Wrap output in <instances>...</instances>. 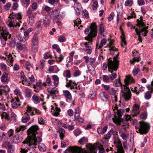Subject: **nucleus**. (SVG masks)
I'll list each match as a JSON object with an SVG mask.
<instances>
[{
	"instance_id": "nucleus-1",
	"label": "nucleus",
	"mask_w": 153,
	"mask_h": 153,
	"mask_svg": "<svg viewBox=\"0 0 153 153\" xmlns=\"http://www.w3.org/2000/svg\"><path fill=\"white\" fill-rule=\"evenodd\" d=\"M39 130V127L37 125H35L31 126L27 130V138L23 142L24 146L26 147H31L36 146L37 144L42 142V138L41 137H36L37 134V131Z\"/></svg>"
},
{
	"instance_id": "nucleus-2",
	"label": "nucleus",
	"mask_w": 153,
	"mask_h": 153,
	"mask_svg": "<svg viewBox=\"0 0 153 153\" xmlns=\"http://www.w3.org/2000/svg\"><path fill=\"white\" fill-rule=\"evenodd\" d=\"M117 55L114 58L113 61L108 59V70L111 73L110 75V79L111 80L114 79L117 76V74L114 71H116L118 68V61L117 60Z\"/></svg>"
},
{
	"instance_id": "nucleus-3",
	"label": "nucleus",
	"mask_w": 153,
	"mask_h": 153,
	"mask_svg": "<svg viewBox=\"0 0 153 153\" xmlns=\"http://www.w3.org/2000/svg\"><path fill=\"white\" fill-rule=\"evenodd\" d=\"M12 15L7 21L6 23L7 25L10 27H16L17 26H19L20 25L19 22L22 23L19 20L22 19V13H12Z\"/></svg>"
},
{
	"instance_id": "nucleus-4",
	"label": "nucleus",
	"mask_w": 153,
	"mask_h": 153,
	"mask_svg": "<svg viewBox=\"0 0 153 153\" xmlns=\"http://www.w3.org/2000/svg\"><path fill=\"white\" fill-rule=\"evenodd\" d=\"M97 27L95 23H93L91 24L89 28H87L84 30L85 33L88 34V36L85 37V40L92 42V38L95 37L97 35Z\"/></svg>"
},
{
	"instance_id": "nucleus-5",
	"label": "nucleus",
	"mask_w": 153,
	"mask_h": 153,
	"mask_svg": "<svg viewBox=\"0 0 153 153\" xmlns=\"http://www.w3.org/2000/svg\"><path fill=\"white\" fill-rule=\"evenodd\" d=\"M134 82V80L131 75L126 76L125 78V100L128 101L131 99V94L129 87L127 85Z\"/></svg>"
},
{
	"instance_id": "nucleus-6",
	"label": "nucleus",
	"mask_w": 153,
	"mask_h": 153,
	"mask_svg": "<svg viewBox=\"0 0 153 153\" xmlns=\"http://www.w3.org/2000/svg\"><path fill=\"white\" fill-rule=\"evenodd\" d=\"M11 35L9 34L7 29L5 27H0V38L2 44L4 46L6 45V41L7 38L10 39Z\"/></svg>"
},
{
	"instance_id": "nucleus-7",
	"label": "nucleus",
	"mask_w": 153,
	"mask_h": 153,
	"mask_svg": "<svg viewBox=\"0 0 153 153\" xmlns=\"http://www.w3.org/2000/svg\"><path fill=\"white\" fill-rule=\"evenodd\" d=\"M135 127L136 129H138V131L141 134H146L150 128L149 124L144 121L140 122L138 124L136 125Z\"/></svg>"
},
{
	"instance_id": "nucleus-8",
	"label": "nucleus",
	"mask_w": 153,
	"mask_h": 153,
	"mask_svg": "<svg viewBox=\"0 0 153 153\" xmlns=\"http://www.w3.org/2000/svg\"><path fill=\"white\" fill-rule=\"evenodd\" d=\"M88 148L91 153H97L96 150L97 149H99V153H105L103 146L99 143H94L93 145H90L88 147Z\"/></svg>"
},
{
	"instance_id": "nucleus-9",
	"label": "nucleus",
	"mask_w": 153,
	"mask_h": 153,
	"mask_svg": "<svg viewBox=\"0 0 153 153\" xmlns=\"http://www.w3.org/2000/svg\"><path fill=\"white\" fill-rule=\"evenodd\" d=\"M89 153V152L76 146H69L65 151V153Z\"/></svg>"
},
{
	"instance_id": "nucleus-10",
	"label": "nucleus",
	"mask_w": 153,
	"mask_h": 153,
	"mask_svg": "<svg viewBox=\"0 0 153 153\" xmlns=\"http://www.w3.org/2000/svg\"><path fill=\"white\" fill-rule=\"evenodd\" d=\"M124 112V110L120 109L117 111V114L114 115V117L112 118L113 122L118 125H120L121 123H123V120L121 118Z\"/></svg>"
},
{
	"instance_id": "nucleus-11",
	"label": "nucleus",
	"mask_w": 153,
	"mask_h": 153,
	"mask_svg": "<svg viewBox=\"0 0 153 153\" xmlns=\"http://www.w3.org/2000/svg\"><path fill=\"white\" fill-rule=\"evenodd\" d=\"M78 83V82H75V81H73L72 80H69L68 82H67L65 85V86L67 88L70 87L71 90H79L80 88L79 85H77Z\"/></svg>"
},
{
	"instance_id": "nucleus-12",
	"label": "nucleus",
	"mask_w": 153,
	"mask_h": 153,
	"mask_svg": "<svg viewBox=\"0 0 153 153\" xmlns=\"http://www.w3.org/2000/svg\"><path fill=\"white\" fill-rule=\"evenodd\" d=\"M114 143L116 145V147L117 149V153H124V151L120 140L119 139H117Z\"/></svg>"
},
{
	"instance_id": "nucleus-13",
	"label": "nucleus",
	"mask_w": 153,
	"mask_h": 153,
	"mask_svg": "<svg viewBox=\"0 0 153 153\" xmlns=\"http://www.w3.org/2000/svg\"><path fill=\"white\" fill-rule=\"evenodd\" d=\"M26 111L28 113H30H30V115L31 116H33L34 115V111L35 112L36 114L37 115H39L41 114V112L39 110L28 105L27 106Z\"/></svg>"
},
{
	"instance_id": "nucleus-14",
	"label": "nucleus",
	"mask_w": 153,
	"mask_h": 153,
	"mask_svg": "<svg viewBox=\"0 0 153 153\" xmlns=\"http://www.w3.org/2000/svg\"><path fill=\"white\" fill-rule=\"evenodd\" d=\"M113 85L115 87L121 86V92L122 93V95L123 97H124V85H122L120 80L119 79H116L114 82Z\"/></svg>"
},
{
	"instance_id": "nucleus-15",
	"label": "nucleus",
	"mask_w": 153,
	"mask_h": 153,
	"mask_svg": "<svg viewBox=\"0 0 153 153\" xmlns=\"http://www.w3.org/2000/svg\"><path fill=\"white\" fill-rule=\"evenodd\" d=\"M26 15L28 16V19L29 22L33 23L34 22V16L32 13V10L30 8H29L27 11Z\"/></svg>"
},
{
	"instance_id": "nucleus-16",
	"label": "nucleus",
	"mask_w": 153,
	"mask_h": 153,
	"mask_svg": "<svg viewBox=\"0 0 153 153\" xmlns=\"http://www.w3.org/2000/svg\"><path fill=\"white\" fill-rule=\"evenodd\" d=\"M47 90L50 96L52 97V98L54 99V97H56V94L58 92V89L55 88H48Z\"/></svg>"
},
{
	"instance_id": "nucleus-17",
	"label": "nucleus",
	"mask_w": 153,
	"mask_h": 153,
	"mask_svg": "<svg viewBox=\"0 0 153 153\" xmlns=\"http://www.w3.org/2000/svg\"><path fill=\"white\" fill-rule=\"evenodd\" d=\"M19 100L18 99L15 98L12 99L11 101V106L12 108L14 109L17 108L20 106L19 103Z\"/></svg>"
},
{
	"instance_id": "nucleus-18",
	"label": "nucleus",
	"mask_w": 153,
	"mask_h": 153,
	"mask_svg": "<svg viewBox=\"0 0 153 153\" xmlns=\"http://www.w3.org/2000/svg\"><path fill=\"white\" fill-rule=\"evenodd\" d=\"M51 16L55 19H57L59 16V12L56 9H55L51 12Z\"/></svg>"
},
{
	"instance_id": "nucleus-19",
	"label": "nucleus",
	"mask_w": 153,
	"mask_h": 153,
	"mask_svg": "<svg viewBox=\"0 0 153 153\" xmlns=\"http://www.w3.org/2000/svg\"><path fill=\"white\" fill-rule=\"evenodd\" d=\"M28 113V112L25 113L22 118V122L23 123H26L30 119V115Z\"/></svg>"
},
{
	"instance_id": "nucleus-20",
	"label": "nucleus",
	"mask_w": 153,
	"mask_h": 153,
	"mask_svg": "<svg viewBox=\"0 0 153 153\" xmlns=\"http://www.w3.org/2000/svg\"><path fill=\"white\" fill-rule=\"evenodd\" d=\"M74 9L76 12V15H79L80 12L82 9L81 5L79 3L77 4L74 6Z\"/></svg>"
},
{
	"instance_id": "nucleus-21",
	"label": "nucleus",
	"mask_w": 153,
	"mask_h": 153,
	"mask_svg": "<svg viewBox=\"0 0 153 153\" xmlns=\"http://www.w3.org/2000/svg\"><path fill=\"white\" fill-rule=\"evenodd\" d=\"M16 47L18 50L19 51L25 50L26 48L25 45L22 44L20 42H17Z\"/></svg>"
},
{
	"instance_id": "nucleus-22",
	"label": "nucleus",
	"mask_w": 153,
	"mask_h": 153,
	"mask_svg": "<svg viewBox=\"0 0 153 153\" xmlns=\"http://www.w3.org/2000/svg\"><path fill=\"white\" fill-rule=\"evenodd\" d=\"M22 138L21 135H16L14 136L13 138V142L14 143H18L22 140Z\"/></svg>"
},
{
	"instance_id": "nucleus-23",
	"label": "nucleus",
	"mask_w": 153,
	"mask_h": 153,
	"mask_svg": "<svg viewBox=\"0 0 153 153\" xmlns=\"http://www.w3.org/2000/svg\"><path fill=\"white\" fill-rule=\"evenodd\" d=\"M120 29L122 33V35L120 36L121 41V45L123 47L124 45V33L121 26L120 27Z\"/></svg>"
},
{
	"instance_id": "nucleus-24",
	"label": "nucleus",
	"mask_w": 153,
	"mask_h": 153,
	"mask_svg": "<svg viewBox=\"0 0 153 153\" xmlns=\"http://www.w3.org/2000/svg\"><path fill=\"white\" fill-rule=\"evenodd\" d=\"M74 117L75 120L76 122L77 123H78L79 124H81L84 123V119L80 117L79 116Z\"/></svg>"
},
{
	"instance_id": "nucleus-25",
	"label": "nucleus",
	"mask_w": 153,
	"mask_h": 153,
	"mask_svg": "<svg viewBox=\"0 0 153 153\" xmlns=\"http://www.w3.org/2000/svg\"><path fill=\"white\" fill-rule=\"evenodd\" d=\"M63 93L65 97L70 100L72 99V97L70 92L67 90L63 91Z\"/></svg>"
},
{
	"instance_id": "nucleus-26",
	"label": "nucleus",
	"mask_w": 153,
	"mask_h": 153,
	"mask_svg": "<svg viewBox=\"0 0 153 153\" xmlns=\"http://www.w3.org/2000/svg\"><path fill=\"white\" fill-rule=\"evenodd\" d=\"M114 132V130L111 129L108 132L107 134L105 135H104V138L105 140L109 139Z\"/></svg>"
},
{
	"instance_id": "nucleus-27",
	"label": "nucleus",
	"mask_w": 153,
	"mask_h": 153,
	"mask_svg": "<svg viewBox=\"0 0 153 153\" xmlns=\"http://www.w3.org/2000/svg\"><path fill=\"white\" fill-rule=\"evenodd\" d=\"M101 95L102 99L103 101L107 102L108 100V96L106 93L102 92L101 93Z\"/></svg>"
},
{
	"instance_id": "nucleus-28",
	"label": "nucleus",
	"mask_w": 153,
	"mask_h": 153,
	"mask_svg": "<svg viewBox=\"0 0 153 153\" xmlns=\"http://www.w3.org/2000/svg\"><path fill=\"white\" fill-rule=\"evenodd\" d=\"M8 74L4 72L1 77V81L2 82H7L8 80Z\"/></svg>"
},
{
	"instance_id": "nucleus-29",
	"label": "nucleus",
	"mask_w": 153,
	"mask_h": 153,
	"mask_svg": "<svg viewBox=\"0 0 153 153\" xmlns=\"http://www.w3.org/2000/svg\"><path fill=\"white\" fill-rule=\"evenodd\" d=\"M110 46L109 47L110 48V51L111 52V54H114V51H117L118 49L116 48H115V47L113 46L112 45V42H110L109 43Z\"/></svg>"
},
{
	"instance_id": "nucleus-30",
	"label": "nucleus",
	"mask_w": 153,
	"mask_h": 153,
	"mask_svg": "<svg viewBox=\"0 0 153 153\" xmlns=\"http://www.w3.org/2000/svg\"><path fill=\"white\" fill-rule=\"evenodd\" d=\"M135 32L138 35L139 40L140 41H141V39H142L143 37L145 36L146 34V32L145 31L144 33H142V36H141V34L139 33L138 29L137 28L135 29Z\"/></svg>"
},
{
	"instance_id": "nucleus-31",
	"label": "nucleus",
	"mask_w": 153,
	"mask_h": 153,
	"mask_svg": "<svg viewBox=\"0 0 153 153\" xmlns=\"http://www.w3.org/2000/svg\"><path fill=\"white\" fill-rule=\"evenodd\" d=\"M63 76L67 78H70L71 76V71L70 70H66L64 71L63 74Z\"/></svg>"
},
{
	"instance_id": "nucleus-32",
	"label": "nucleus",
	"mask_w": 153,
	"mask_h": 153,
	"mask_svg": "<svg viewBox=\"0 0 153 153\" xmlns=\"http://www.w3.org/2000/svg\"><path fill=\"white\" fill-rule=\"evenodd\" d=\"M99 33L100 35H102L105 32L104 26L103 24H100L99 25Z\"/></svg>"
},
{
	"instance_id": "nucleus-33",
	"label": "nucleus",
	"mask_w": 153,
	"mask_h": 153,
	"mask_svg": "<svg viewBox=\"0 0 153 153\" xmlns=\"http://www.w3.org/2000/svg\"><path fill=\"white\" fill-rule=\"evenodd\" d=\"M38 40L37 36L34 35L33 37L32 41V44L38 45Z\"/></svg>"
},
{
	"instance_id": "nucleus-34",
	"label": "nucleus",
	"mask_w": 153,
	"mask_h": 153,
	"mask_svg": "<svg viewBox=\"0 0 153 153\" xmlns=\"http://www.w3.org/2000/svg\"><path fill=\"white\" fill-rule=\"evenodd\" d=\"M26 127L24 126H20L16 127V131L18 132H20V131H23L26 129Z\"/></svg>"
},
{
	"instance_id": "nucleus-35",
	"label": "nucleus",
	"mask_w": 153,
	"mask_h": 153,
	"mask_svg": "<svg viewBox=\"0 0 153 153\" xmlns=\"http://www.w3.org/2000/svg\"><path fill=\"white\" fill-rule=\"evenodd\" d=\"M107 42V40L105 38H103L102 39L100 42V45L98 46V49H101V48L103 45H104Z\"/></svg>"
},
{
	"instance_id": "nucleus-36",
	"label": "nucleus",
	"mask_w": 153,
	"mask_h": 153,
	"mask_svg": "<svg viewBox=\"0 0 153 153\" xmlns=\"http://www.w3.org/2000/svg\"><path fill=\"white\" fill-rule=\"evenodd\" d=\"M141 58L140 57H134L132 60H130V61L131 64H133L135 62H138L141 60Z\"/></svg>"
},
{
	"instance_id": "nucleus-37",
	"label": "nucleus",
	"mask_w": 153,
	"mask_h": 153,
	"mask_svg": "<svg viewBox=\"0 0 153 153\" xmlns=\"http://www.w3.org/2000/svg\"><path fill=\"white\" fill-rule=\"evenodd\" d=\"M59 133L60 137L61 139H63L64 137V134L65 132V130L62 128H61L59 129Z\"/></svg>"
},
{
	"instance_id": "nucleus-38",
	"label": "nucleus",
	"mask_w": 153,
	"mask_h": 153,
	"mask_svg": "<svg viewBox=\"0 0 153 153\" xmlns=\"http://www.w3.org/2000/svg\"><path fill=\"white\" fill-rule=\"evenodd\" d=\"M53 79L54 80V85L55 86H57L58 85V84L56 82L59 81V77L57 76L56 75H53L52 76Z\"/></svg>"
},
{
	"instance_id": "nucleus-39",
	"label": "nucleus",
	"mask_w": 153,
	"mask_h": 153,
	"mask_svg": "<svg viewBox=\"0 0 153 153\" xmlns=\"http://www.w3.org/2000/svg\"><path fill=\"white\" fill-rule=\"evenodd\" d=\"M117 91L114 88H111L108 92L111 96L116 95Z\"/></svg>"
},
{
	"instance_id": "nucleus-40",
	"label": "nucleus",
	"mask_w": 153,
	"mask_h": 153,
	"mask_svg": "<svg viewBox=\"0 0 153 153\" xmlns=\"http://www.w3.org/2000/svg\"><path fill=\"white\" fill-rule=\"evenodd\" d=\"M152 97V95L149 91H147L145 94L144 97L146 100H149Z\"/></svg>"
},
{
	"instance_id": "nucleus-41",
	"label": "nucleus",
	"mask_w": 153,
	"mask_h": 153,
	"mask_svg": "<svg viewBox=\"0 0 153 153\" xmlns=\"http://www.w3.org/2000/svg\"><path fill=\"white\" fill-rule=\"evenodd\" d=\"M50 19L45 17L43 20V24L45 26H49L50 25Z\"/></svg>"
},
{
	"instance_id": "nucleus-42",
	"label": "nucleus",
	"mask_w": 153,
	"mask_h": 153,
	"mask_svg": "<svg viewBox=\"0 0 153 153\" xmlns=\"http://www.w3.org/2000/svg\"><path fill=\"white\" fill-rule=\"evenodd\" d=\"M25 94L26 96L28 98H30L31 97V91L29 89H27L25 91Z\"/></svg>"
},
{
	"instance_id": "nucleus-43",
	"label": "nucleus",
	"mask_w": 153,
	"mask_h": 153,
	"mask_svg": "<svg viewBox=\"0 0 153 153\" xmlns=\"http://www.w3.org/2000/svg\"><path fill=\"white\" fill-rule=\"evenodd\" d=\"M136 21L137 22V26L140 27V26H141L143 27H145L146 26V25L144 22H141L139 19H137Z\"/></svg>"
},
{
	"instance_id": "nucleus-44",
	"label": "nucleus",
	"mask_w": 153,
	"mask_h": 153,
	"mask_svg": "<svg viewBox=\"0 0 153 153\" xmlns=\"http://www.w3.org/2000/svg\"><path fill=\"white\" fill-rule=\"evenodd\" d=\"M31 46L33 52L34 53L37 52L38 48V45L31 44Z\"/></svg>"
},
{
	"instance_id": "nucleus-45",
	"label": "nucleus",
	"mask_w": 153,
	"mask_h": 153,
	"mask_svg": "<svg viewBox=\"0 0 153 153\" xmlns=\"http://www.w3.org/2000/svg\"><path fill=\"white\" fill-rule=\"evenodd\" d=\"M133 3V0H127L125 2V6H131Z\"/></svg>"
},
{
	"instance_id": "nucleus-46",
	"label": "nucleus",
	"mask_w": 153,
	"mask_h": 153,
	"mask_svg": "<svg viewBox=\"0 0 153 153\" xmlns=\"http://www.w3.org/2000/svg\"><path fill=\"white\" fill-rule=\"evenodd\" d=\"M92 9L95 10H96L98 7V2L97 1H94L92 5Z\"/></svg>"
},
{
	"instance_id": "nucleus-47",
	"label": "nucleus",
	"mask_w": 153,
	"mask_h": 153,
	"mask_svg": "<svg viewBox=\"0 0 153 153\" xmlns=\"http://www.w3.org/2000/svg\"><path fill=\"white\" fill-rule=\"evenodd\" d=\"M20 2L23 4L27 5L26 8H27L29 5L30 4V0H20Z\"/></svg>"
},
{
	"instance_id": "nucleus-48",
	"label": "nucleus",
	"mask_w": 153,
	"mask_h": 153,
	"mask_svg": "<svg viewBox=\"0 0 153 153\" xmlns=\"http://www.w3.org/2000/svg\"><path fill=\"white\" fill-rule=\"evenodd\" d=\"M15 149L14 146L12 145L7 149V151L8 153H13Z\"/></svg>"
},
{
	"instance_id": "nucleus-49",
	"label": "nucleus",
	"mask_w": 153,
	"mask_h": 153,
	"mask_svg": "<svg viewBox=\"0 0 153 153\" xmlns=\"http://www.w3.org/2000/svg\"><path fill=\"white\" fill-rule=\"evenodd\" d=\"M82 14L86 19H88L89 18L88 13L86 10H84L83 11Z\"/></svg>"
},
{
	"instance_id": "nucleus-50",
	"label": "nucleus",
	"mask_w": 153,
	"mask_h": 153,
	"mask_svg": "<svg viewBox=\"0 0 153 153\" xmlns=\"http://www.w3.org/2000/svg\"><path fill=\"white\" fill-rule=\"evenodd\" d=\"M131 117L130 115H128L125 114V126H126V124H127V121L128 120H131Z\"/></svg>"
},
{
	"instance_id": "nucleus-51",
	"label": "nucleus",
	"mask_w": 153,
	"mask_h": 153,
	"mask_svg": "<svg viewBox=\"0 0 153 153\" xmlns=\"http://www.w3.org/2000/svg\"><path fill=\"white\" fill-rule=\"evenodd\" d=\"M111 99L112 102L113 103H114L117 101V96L116 95L111 96Z\"/></svg>"
},
{
	"instance_id": "nucleus-52",
	"label": "nucleus",
	"mask_w": 153,
	"mask_h": 153,
	"mask_svg": "<svg viewBox=\"0 0 153 153\" xmlns=\"http://www.w3.org/2000/svg\"><path fill=\"white\" fill-rule=\"evenodd\" d=\"M102 79L104 82H109V78L108 76L103 75L102 76Z\"/></svg>"
},
{
	"instance_id": "nucleus-53",
	"label": "nucleus",
	"mask_w": 153,
	"mask_h": 153,
	"mask_svg": "<svg viewBox=\"0 0 153 153\" xmlns=\"http://www.w3.org/2000/svg\"><path fill=\"white\" fill-rule=\"evenodd\" d=\"M102 86L104 88L105 90L108 92L110 89L111 88L109 85H105L104 84L102 85Z\"/></svg>"
},
{
	"instance_id": "nucleus-54",
	"label": "nucleus",
	"mask_w": 153,
	"mask_h": 153,
	"mask_svg": "<svg viewBox=\"0 0 153 153\" xmlns=\"http://www.w3.org/2000/svg\"><path fill=\"white\" fill-rule=\"evenodd\" d=\"M88 70L89 72H90V74L94 76V75H95V68L93 67V66H92L91 69H89Z\"/></svg>"
},
{
	"instance_id": "nucleus-55",
	"label": "nucleus",
	"mask_w": 153,
	"mask_h": 153,
	"mask_svg": "<svg viewBox=\"0 0 153 153\" xmlns=\"http://www.w3.org/2000/svg\"><path fill=\"white\" fill-rule=\"evenodd\" d=\"M29 31H26L24 33V39L25 40H27L29 37Z\"/></svg>"
},
{
	"instance_id": "nucleus-56",
	"label": "nucleus",
	"mask_w": 153,
	"mask_h": 153,
	"mask_svg": "<svg viewBox=\"0 0 153 153\" xmlns=\"http://www.w3.org/2000/svg\"><path fill=\"white\" fill-rule=\"evenodd\" d=\"M81 73V71L79 70H77L74 72L73 75L74 77H78L80 74Z\"/></svg>"
},
{
	"instance_id": "nucleus-57",
	"label": "nucleus",
	"mask_w": 153,
	"mask_h": 153,
	"mask_svg": "<svg viewBox=\"0 0 153 153\" xmlns=\"http://www.w3.org/2000/svg\"><path fill=\"white\" fill-rule=\"evenodd\" d=\"M65 56L63 55L62 54H60L59 56V57H57V58L59 59L58 60V59L56 60V61L59 62H60L62 61L63 60V59L64 57Z\"/></svg>"
},
{
	"instance_id": "nucleus-58",
	"label": "nucleus",
	"mask_w": 153,
	"mask_h": 153,
	"mask_svg": "<svg viewBox=\"0 0 153 153\" xmlns=\"http://www.w3.org/2000/svg\"><path fill=\"white\" fill-rule=\"evenodd\" d=\"M38 148L40 151L41 152H44L46 150V147L45 145H43V146H39Z\"/></svg>"
},
{
	"instance_id": "nucleus-59",
	"label": "nucleus",
	"mask_w": 153,
	"mask_h": 153,
	"mask_svg": "<svg viewBox=\"0 0 153 153\" xmlns=\"http://www.w3.org/2000/svg\"><path fill=\"white\" fill-rule=\"evenodd\" d=\"M114 13H111L108 17V20L109 21H111L114 18Z\"/></svg>"
},
{
	"instance_id": "nucleus-60",
	"label": "nucleus",
	"mask_w": 153,
	"mask_h": 153,
	"mask_svg": "<svg viewBox=\"0 0 153 153\" xmlns=\"http://www.w3.org/2000/svg\"><path fill=\"white\" fill-rule=\"evenodd\" d=\"M21 79H22L23 80H25V81L27 82V79H26V77L25 75H24V72L23 71H22L21 72Z\"/></svg>"
},
{
	"instance_id": "nucleus-61",
	"label": "nucleus",
	"mask_w": 153,
	"mask_h": 153,
	"mask_svg": "<svg viewBox=\"0 0 153 153\" xmlns=\"http://www.w3.org/2000/svg\"><path fill=\"white\" fill-rule=\"evenodd\" d=\"M32 9L33 10H36L38 7V6L36 3H33L31 5Z\"/></svg>"
},
{
	"instance_id": "nucleus-62",
	"label": "nucleus",
	"mask_w": 153,
	"mask_h": 153,
	"mask_svg": "<svg viewBox=\"0 0 153 153\" xmlns=\"http://www.w3.org/2000/svg\"><path fill=\"white\" fill-rule=\"evenodd\" d=\"M136 17V15L134 12H132V14L131 15L128 16L127 19H129L132 18H135Z\"/></svg>"
},
{
	"instance_id": "nucleus-63",
	"label": "nucleus",
	"mask_w": 153,
	"mask_h": 153,
	"mask_svg": "<svg viewBox=\"0 0 153 153\" xmlns=\"http://www.w3.org/2000/svg\"><path fill=\"white\" fill-rule=\"evenodd\" d=\"M117 11L119 12V13H122L123 12V9L121 6H120L119 5H118L117 8Z\"/></svg>"
},
{
	"instance_id": "nucleus-64",
	"label": "nucleus",
	"mask_w": 153,
	"mask_h": 153,
	"mask_svg": "<svg viewBox=\"0 0 153 153\" xmlns=\"http://www.w3.org/2000/svg\"><path fill=\"white\" fill-rule=\"evenodd\" d=\"M11 4L10 3H7L4 6V9L6 10H8L10 7Z\"/></svg>"
}]
</instances>
